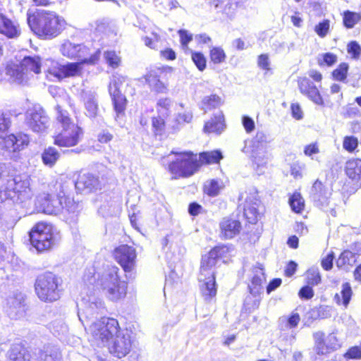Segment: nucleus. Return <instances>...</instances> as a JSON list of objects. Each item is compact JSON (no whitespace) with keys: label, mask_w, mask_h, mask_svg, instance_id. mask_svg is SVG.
<instances>
[{"label":"nucleus","mask_w":361,"mask_h":361,"mask_svg":"<svg viewBox=\"0 0 361 361\" xmlns=\"http://www.w3.org/2000/svg\"><path fill=\"white\" fill-rule=\"evenodd\" d=\"M90 49L83 44H73L69 43L63 47V56L71 59H78V62H71L66 64H60L54 62L46 71L47 78H56L59 81L67 78H74L82 75V65H95L98 63L101 51L96 50L90 54Z\"/></svg>","instance_id":"obj_1"},{"label":"nucleus","mask_w":361,"mask_h":361,"mask_svg":"<svg viewBox=\"0 0 361 361\" xmlns=\"http://www.w3.org/2000/svg\"><path fill=\"white\" fill-rule=\"evenodd\" d=\"M0 180L4 188L5 197L13 202H23L30 200L34 195L30 176L26 173L18 174L10 165L0 164Z\"/></svg>","instance_id":"obj_2"},{"label":"nucleus","mask_w":361,"mask_h":361,"mask_svg":"<svg viewBox=\"0 0 361 361\" xmlns=\"http://www.w3.org/2000/svg\"><path fill=\"white\" fill-rule=\"evenodd\" d=\"M27 23L32 32L41 39H51L66 29V22L55 12L37 10L28 15Z\"/></svg>","instance_id":"obj_3"},{"label":"nucleus","mask_w":361,"mask_h":361,"mask_svg":"<svg viewBox=\"0 0 361 361\" xmlns=\"http://www.w3.org/2000/svg\"><path fill=\"white\" fill-rule=\"evenodd\" d=\"M228 251V249L225 245L216 246L208 254L202 256L199 281L202 283L200 289L202 296L207 301L210 300L216 294L214 272L212 268Z\"/></svg>","instance_id":"obj_4"},{"label":"nucleus","mask_w":361,"mask_h":361,"mask_svg":"<svg viewBox=\"0 0 361 361\" xmlns=\"http://www.w3.org/2000/svg\"><path fill=\"white\" fill-rule=\"evenodd\" d=\"M56 121L60 130L53 137L54 144L63 147L75 146L82 135V128L73 122L68 114L63 111H59Z\"/></svg>","instance_id":"obj_5"},{"label":"nucleus","mask_w":361,"mask_h":361,"mask_svg":"<svg viewBox=\"0 0 361 361\" xmlns=\"http://www.w3.org/2000/svg\"><path fill=\"white\" fill-rule=\"evenodd\" d=\"M119 269L112 266L103 273L99 279V284L106 297L112 301H118L123 298L127 292V283L120 280Z\"/></svg>","instance_id":"obj_6"},{"label":"nucleus","mask_w":361,"mask_h":361,"mask_svg":"<svg viewBox=\"0 0 361 361\" xmlns=\"http://www.w3.org/2000/svg\"><path fill=\"white\" fill-rule=\"evenodd\" d=\"M62 280L51 272H46L37 276L35 288L38 298L44 302H54L61 297Z\"/></svg>","instance_id":"obj_7"},{"label":"nucleus","mask_w":361,"mask_h":361,"mask_svg":"<svg viewBox=\"0 0 361 361\" xmlns=\"http://www.w3.org/2000/svg\"><path fill=\"white\" fill-rule=\"evenodd\" d=\"M89 331L98 346H105L121 329L117 319L103 317L90 324Z\"/></svg>","instance_id":"obj_8"},{"label":"nucleus","mask_w":361,"mask_h":361,"mask_svg":"<svg viewBox=\"0 0 361 361\" xmlns=\"http://www.w3.org/2000/svg\"><path fill=\"white\" fill-rule=\"evenodd\" d=\"M30 244L37 252L51 249L57 242V233L51 225L39 222L35 224L29 233Z\"/></svg>","instance_id":"obj_9"},{"label":"nucleus","mask_w":361,"mask_h":361,"mask_svg":"<svg viewBox=\"0 0 361 361\" xmlns=\"http://www.w3.org/2000/svg\"><path fill=\"white\" fill-rule=\"evenodd\" d=\"M173 68L169 66H163L150 68L142 79L148 85L150 90L155 94H164L169 90L168 80Z\"/></svg>","instance_id":"obj_10"},{"label":"nucleus","mask_w":361,"mask_h":361,"mask_svg":"<svg viewBox=\"0 0 361 361\" xmlns=\"http://www.w3.org/2000/svg\"><path fill=\"white\" fill-rule=\"evenodd\" d=\"M78 306V315L85 329L94 322V319L99 314H103L105 310L104 302L96 298H90L88 301L84 299Z\"/></svg>","instance_id":"obj_11"},{"label":"nucleus","mask_w":361,"mask_h":361,"mask_svg":"<svg viewBox=\"0 0 361 361\" xmlns=\"http://www.w3.org/2000/svg\"><path fill=\"white\" fill-rule=\"evenodd\" d=\"M220 159H176L169 166L173 178L192 175L202 164L219 163Z\"/></svg>","instance_id":"obj_12"},{"label":"nucleus","mask_w":361,"mask_h":361,"mask_svg":"<svg viewBox=\"0 0 361 361\" xmlns=\"http://www.w3.org/2000/svg\"><path fill=\"white\" fill-rule=\"evenodd\" d=\"M110 353L121 358L128 355L131 350L132 340L130 334L127 329H120L107 343Z\"/></svg>","instance_id":"obj_13"},{"label":"nucleus","mask_w":361,"mask_h":361,"mask_svg":"<svg viewBox=\"0 0 361 361\" xmlns=\"http://www.w3.org/2000/svg\"><path fill=\"white\" fill-rule=\"evenodd\" d=\"M42 62L39 56H25L14 70L15 76L19 80L28 79L34 74L41 73Z\"/></svg>","instance_id":"obj_14"},{"label":"nucleus","mask_w":361,"mask_h":361,"mask_svg":"<svg viewBox=\"0 0 361 361\" xmlns=\"http://www.w3.org/2000/svg\"><path fill=\"white\" fill-rule=\"evenodd\" d=\"M297 83L300 92L319 106H324V99L316 85L306 76L299 77Z\"/></svg>","instance_id":"obj_15"},{"label":"nucleus","mask_w":361,"mask_h":361,"mask_svg":"<svg viewBox=\"0 0 361 361\" xmlns=\"http://www.w3.org/2000/svg\"><path fill=\"white\" fill-rule=\"evenodd\" d=\"M114 257L125 272H130L135 264V250L127 245H120L114 250Z\"/></svg>","instance_id":"obj_16"},{"label":"nucleus","mask_w":361,"mask_h":361,"mask_svg":"<svg viewBox=\"0 0 361 361\" xmlns=\"http://www.w3.org/2000/svg\"><path fill=\"white\" fill-rule=\"evenodd\" d=\"M30 137L23 132L11 133L3 138L2 148L6 151L19 152L25 149L30 144Z\"/></svg>","instance_id":"obj_17"},{"label":"nucleus","mask_w":361,"mask_h":361,"mask_svg":"<svg viewBox=\"0 0 361 361\" xmlns=\"http://www.w3.org/2000/svg\"><path fill=\"white\" fill-rule=\"evenodd\" d=\"M6 312L13 319L23 317L25 314L26 307L25 295L21 293H13L6 299Z\"/></svg>","instance_id":"obj_18"},{"label":"nucleus","mask_w":361,"mask_h":361,"mask_svg":"<svg viewBox=\"0 0 361 361\" xmlns=\"http://www.w3.org/2000/svg\"><path fill=\"white\" fill-rule=\"evenodd\" d=\"M73 184L78 191L90 192L101 190L104 183L98 176L87 172L80 173Z\"/></svg>","instance_id":"obj_19"},{"label":"nucleus","mask_w":361,"mask_h":361,"mask_svg":"<svg viewBox=\"0 0 361 361\" xmlns=\"http://www.w3.org/2000/svg\"><path fill=\"white\" fill-rule=\"evenodd\" d=\"M248 194L243 206V214L249 223L255 224L259 216L258 207L260 201L257 198L255 189H251Z\"/></svg>","instance_id":"obj_20"},{"label":"nucleus","mask_w":361,"mask_h":361,"mask_svg":"<svg viewBox=\"0 0 361 361\" xmlns=\"http://www.w3.org/2000/svg\"><path fill=\"white\" fill-rule=\"evenodd\" d=\"M37 204L39 209L47 214L56 215L63 208L62 199L56 198L49 193L38 197Z\"/></svg>","instance_id":"obj_21"},{"label":"nucleus","mask_w":361,"mask_h":361,"mask_svg":"<svg viewBox=\"0 0 361 361\" xmlns=\"http://www.w3.org/2000/svg\"><path fill=\"white\" fill-rule=\"evenodd\" d=\"M310 198L314 202V204L322 209H325L329 204V198L331 192L324 188L322 182L317 180L310 190Z\"/></svg>","instance_id":"obj_22"},{"label":"nucleus","mask_w":361,"mask_h":361,"mask_svg":"<svg viewBox=\"0 0 361 361\" xmlns=\"http://www.w3.org/2000/svg\"><path fill=\"white\" fill-rule=\"evenodd\" d=\"M25 122L33 131L42 133L48 128L49 117L44 111L35 110L26 116Z\"/></svg>","instance_id":"obj_23"},{"label":"nucleus","mask_w":361,"mask_h":361,"mask_svg":"<svg viewBox=\"0 0 361 361\" xmlns=\"http://www.w3.org/2000/svg\"><path fill=\"white\" fill-rule=\"evenodd\" d=\"M252 277L251 284L249 285L250 293L255 296H259L264 290L263 284L266 281L262 265L258 264L252 269Z\"/></svg>","instance_id":"obj_24"},{"label":"nucleus","mask_w":361,"mask_h":361,"mask_svg":"<svg viewBox=\"0 0 361 361\" xmlns=\"http://www.w3.org/2000/svg\"><path fill=\"white\" fill-rule=\"evenodd\" d=\"M225 117L222 111L214 115L203 126V131L207 134L221 135L226 129Z\"/></svg>","instance_id":"obj_25"},{"label":"nucleus","mask_w":361,"mask_h":361,"mask_svg":"<svg viewBox=\"0 0 361 361\" xmlns=\"http://www.w3.org/2000/svg\"><path fill=\"white\" fill-rule=\"evenodd\" d=\"M221 235L225 238H232L241 230L240 222L233 218L226 217L220 223Z\"/></svg>","instance_id":"obj_26"},{"label":"nucleus","mask_w":361,"mask_h":361,"mask_svg":"<svg viewBox=\"0 0 361 361\" xmlns=\"http://www.w3.org/2000/svg\"><path fill=\"white\" fill-rule=\"evenodd\" d=\"M347 176L355 182L354 191L361 186V159H348L345 163Z\"/></svg>","instance_id":"obj_27"},{"label":"nucleus","mask_w":361,"mask_h":361,"mask_svg":"<svg viewBox=\"0 0 361 361\" xmlns=\"http://www.w3.org/2000/svg\"><path fill=\"white\" fill-rule=\"evenodd\" d=\"M0 34L8 38H16L20 35V30L11 19L0 13Z\"/></svg>","instance_id":"obj_28"},{"label":"nucleus","mask_w":361,"mask_h":361,"mask_svg":"<svg viewBox=\"0 0 361 361\" xmlns=\"http://www.w3.org/2000/svg\"><path fill=\"white\" fill-rule=\"evenodd\" d=\"M73 184V181L67 177H60L49 185V194L52 196H56V198L63 199V196L66 195L68 187Z\"/></svg>","instance_id":"obj_29"},{"label":"nucleus","mask_w":361,"mask_h":361,"mask_svg":"<svg viewBox=\"0 0 361 361\" xmlns=\"http://www.w3.org/2000/svg\"><path fill=\"white\" fill-rule=\"evenodd\" d=\"M314 339V350L319 355H324L335 350V347L331 344L327 345L324 341V334L318 331L313 335Z\"/></svg>","instance_id":"obj_30"},{"label":"nucleus","mask_w":361,"mask_h":361,"mask_svg":"<svg viewBox=\"0 0 361 361\" xmlns=\"http://www.w3.org/2000/svg\"><path fill=\"white\" fill-rule=\"evenodd\" d=\"M8 357L10 361H29L30 355L22 344L15 343L8 351Z\"/></svg>","instance_id":"obj_31"},{"label":"nucleus","mask_w":361,"mask_h":361,"mask_svg":"<svg viewBox=\"0 0 361 361\" xmlns=\"http://www.w3.org/2000/svg\"><path fill=\"white\" fill-rule=\"evenodd\" d=\"M40 361H61L59 348L54 345L44 347L39 355Z\"/></svg>","instance_id":"obj_32"},{"label":"nucleus","mask_w":361,"mask_h":361,"mask_svg":"<svg viewBox=\"0 0 361 361\" xmlns=\"http://www.w3.org/2000/svg\"><path fill=\"white\" fill-rule=\"evenodd\" d=\"M114 105V109L116 114H120L124 113L126 105L127 99L121 92H109Z\"/></svg>","instance_id":"obj_33"},{"label":"nucleus","mask_w":361,"mask_h":361,"mask_svg":"<svg viewBox=\"0 0 361 361\" xmlns=\"http://www.w3.org/2000/svg\"><path fill=\"white\" fill-rule=\"evenodd\" d=\"M222 104V99L216 94H212L209 96H206L202 100V106L204 111L216 109L219 107Z\"/></svg>","instance_id":"obj_34"},{"label":"nucleus","mask_w":361,"mask_h":361,"mask_svg":"<svg viewBox=\"0 0 361 361\" xmlns=\"http://www.w3.org/2000/svg\"><path fill=\"white\" fill-rule=\"evenodd\" d=\"M300 320V317L298 313H293L290 317L283 316L279 319L280 329L286 331L295 328L298 326Z\"/></svg>","instance_id":"obj_35"},{"label":"nucleus","mask_w":361,"mask_h":361,"mask_svg":"<svg viewBox=\"0 0 361 361\" xmlns=\"http://www.w3.org/2000/svg\"><path fill=\"white\" fill-rule=\"evenodd\" d=\"M172 102L169 97H164L159 99L156 104V110L158 116H163L164 118L168 117L171 112Z\"/></svg>","instance_id":"obj_36"},{"label":"nucleus","mask_w":361,"mask_h":361,"mask_svg":"<svg viewBox=\"0 0 361 361\" xmlns=\"http://www.w3.org/2000/svg\"><path fill=\"white\" fill-rule=\"evenodd\" d=\"M224 185L221 180L212 179L204 183V192L211 197H215L219 195Z\"/></svg>","instance_id":"obj_37"},{"label":"nucleus","mask_w":361,"mask_h":361,"mask_svg":"<svg viewBox=\"0 0 361 361\" xmlns=\"http://www.w3.org/2000/svg\"><path fill=\"white\" fill-rule=\"evenodd\" d=\"M352 295V290L348 283H345L342 285V290L341 295L336 294L334 299L338 304L341 302L346 307L350 302Z\"/></svg>","instance_id":"obj_38"},{"label":"nucleus","mask_w":361,"mask_h":361,"mask_svg":"<svg viewBox=\"0 0 361 361\" xmlns=\"http://www.w3.org/2000/svg\"><path fill=\"white\" fill-rule=\"evenodd\" d=\"M210 62L214 64H221L225 62L226 54L221 47H213L209 49V53Z\"/></svg>","instance_id":"obj_39"},{"label":"nucleus","mask_w":361,"mask_h":361,"mask_svg":"<svg viewBox=\"0 0 361 361\" xmlns=\"http://www.w3.org/2000/svg\"><path fill=\"white\" fill-rule=\"evenodd\" d=\"M361 20L359 13L345 11L343 13V23L346 28H353Z\"/></svg>","instance_id":"obj_40"},{"label":"nucleus","mask_w":361,"mask_h":361,"mask_svg":"<svg viewBox=\"0 0 361 361\" xmlns=\"http://www.w3.org/2000/svg\"><path fill=\"white\" fill-rule=\"evenodd\" d=\"M87 115L90 118H96L99 115V105L94 97H89L85 102Z\"/></svg>","instance_id":"obj_41"},{"label":"nucleus","mask_w":361,"mask_h":361,"mask_svg":"<svg viewBox=\"0 0 361 361\" xmlns=\"http://www.w3.org/2000/svg\"><path fill=\"white\" fill-rule=\"evenodd\" d=\"M164 117L161 116L152 118V128L154 135H162L165 132L166 121Z\"/></svg>","instance_id":"obj_42"},{"label":"nucleus","mask_w":361,"mask_h":361,"mask_svg":"<svg viewBox=\"0 0 361 361\" xmlns=\"http://www.w3.org/2000/svg\"><path fill=\"white\" fill-rule=\"evenodd\" d=\"M98 211L103 216H113L120 212V207L117 202L113 201L101 205Z\"/></svg>","instance_id":"obj_43"},{"label":"nucleus","mask_w":361,"mask_h":361,"mask_svg":"<svg viewBox=\"0 0 361 361\" xmlns=\"http://www.w3.org/2000/svg\"><path fill=\"white\" fill-rule=\"evenodd\" d=\"M62 202V210H65L70 214H77L80 209L79 202H76L73 198L66 196V195L63 196Z\"/></svg>","instance_id":"obj_44"},{"label":"nucleus","mask_w":361,"mask_h":361,"mask_svg":"<svg viewBox=\"0 0 361 361\" xmlns=\"http://www.w3.org/2000/svg\"><path fill=\"white\" fill-rule=\"evenodd\" d=\"M355 255L350 250L343 251L336 260V266L338 268H343L346 265H352L355 262Z\"/></svg>","instance_id":"obj_45"},{"label":"nucleus","mask_w":361,"mask_h":361,"mask_svg":"<svg viewBox=\"0 0 361 361\" xmlns=\"http://www.w3.org/2000/svg\"><path fill=\"white\" fill-rule=\"evenodd\" d=\"M192 61L195 65L198 71L202 72L207 68V59L205 56L200 51L191 52Z\"/></svg>","instance_id":"obj_46"},{"label":"nucleus","mask_w":361,"mask_h":361,"mask_svg":"<svg viewBox=\"0 0 361 361\" xmlns=\"http://www.w3.org/2000/svg\"><path fill=\"white\" fill-rule=\"evenodd\" d=\"M290 206L295 213H300L305 207V202L300 193H294L289 199Z\"/></svg>","instance_id":"obj_47"},{"label":"nucleus","mask_w":361,"mask_h":361,"mask_svg":"<svg viewBox=\"0 0 361 361\" xmlns=\"http://www.w3.org/2000/svg\"><path fill=\"white\" fill-rule=\"evenodd\" d=\"M348 65L346 63H341L332 73V77L335 80L344 81L348 75Z\"/></svg>","instance_id":"obj_48"},{"label":"nucleus","mask_w":361,"mask_h":361,"mask_svg":"<svg viewBox=\"0 0 361 361\" xmlns=\"http://www.w3.org/2000/svg\"><path fill=\"white\" fill-rule=\"evenodd\" d=\"M306 280L308 285L317 286L321 282V276L318 268L312 267L307 271Z\"/></svg>","instance_id":"obj_49"},{"label":"nucleus","mask_w":361,"mask_h":361,"mask_svg":"<svg viewBox=\"0 0 361 361\" xmlns=\"http://www.w3.org/2000/svg\"><path fill=\"white\" fill-rule=\"evenodd\" d=\"M314 30L319 37H325L330 30V20L324 19L314 26Z\"/></svg>","instance_id":"obj_50"},{"label":"nucleus","mask_w":361,"mask_h":361,"mask_svg":"<svg viewBox=\"0 0 361 361\" xmlns=\"http://www.w3.org/2000/svg\"><path fill=\"white\" fill-rule=\"evenodd\" d=\"M260 303L259 296H255L250 293L244 300V307L246 310L252 312L258 308Z\"/></svg>","instance_id":"obj_51"},{"label":"nucleus","mask_w":361,"mask_h":361,"mask_svg":"<svg viewBox=\"0 0 361 361\" xmlns=\"http://www.w3.org/2000/svg\"><path fill=\"white\" fill-rule=\"evenodd\" d=\"M114 139V133L109 129H103L97 135V140L100 145L109 144Z\"/></svg>","instance_id":"obj_52"},{"label":"nucleus","mask_w":361,"mask_h":361,"mask_svg":"<svg viewBox=\"0 0 361 361\" xmlns=\"http://www.w3.org/2000/svg\"><path fill=\"white\" fill-rule=\"evenodd\" d=\"M126 81V77L121 75H114L109 85V92H121L120 88Z\"/></svg>","instance_id":"obj_53"},{"label":"nucleus","mask_w":361,"mask_h":361,"mask_svg":"<svg viewBox=\"0 0 361 361\" xmlns=\"http://www.w3.org/2000/svg\"><path fill=\"white\" fill-rule=\"evenodd\" d=\"M358 145V140L354 136H345L343 137V147L349 152H353Z\"/></svg>","instance_id":"obj_54"},{"label":"nucleus","mask_w":361,"mask_h":361,"mask_svg":"<svg viewBox=\"0 0 361 361\" xmlns=\"http://www.w3.org/2000/svg\"><path fill=\"white\" fill-rule=\"evenodd\" d=\"M348 53L351 56V58L357 59L361 54V47L355 41H351L347 46Z\"/></svg>","instance_id":"obj_55"},{"label":"nucleus","mask_w":361,"mask_h":361,"mask_svg":"<svg viewBox=\"0 0 361 361\" xmlns=\"http://www.w3.org/2000/svg\"><path fill=\"white\" fill-rule=\"evenodd\" d=\"M105 59L108 65L112 68H117L121 62L119 56L112 51H108L104 54Z\"/></svg>","instance_id":"obj_56"},{"label":"nucleus","mask_w":361,"mask_h":361,"mask_svg":"<svg viewBox=\"0 0 361 361\" xmlns=\"http://www.w3.org/2000/svg\"><path fill=\"white\" fill-rule=\"evenodd\" d=\"M180 37V42L183 48H188V44L192 40L193 37L187 30L180 29L178 30Z\"/></svg>","instance_id":"obj_57"},{"label":"nucleus","mask_w":361,"mask_h":361,"mask_svg":"<svg viewBox=\"0 0 361 361\" xmlns=\"http://www.w3.org/2000/svg\"><path fill=\"white\" fill-rule=\"evenodd\" d=\"M337 61V56L333 53L327 52L322 54V61L318 62L320 66L326 65L327 66H331Z\"/></svg>","instance_id":"obj_58"},{"label":"nucleus","mask_w":361,"mask_h":361,"mask_svg":"<svg viewBox=\"0 0 361 361\" xmlns=\"http://www.w3.org/2000/svg\"><path fill=\"white\" fill-rule=\"evenodd\" d=\"M344 357L346 359L360 360L361 359V347L353 346L348 349V350L344 354Z\"/></svg>","instance_id":"obj_59"},{"label":"nucleus","mask_w":361,"mask_h":361,"mask_svg":"<svg viewBox=\"0 0 361 361\" xmlns=\"http://www.w3.org/2000/svg\"><path fill=\"white\" fill-rule=\"evenodd\" d=\"M258 66L266 71L271 70L269 56L267 54H260L257 59Z\"/></svg>","instance_id":"obj_60"},{"label":"nucleus","mask_w":361,"mask_h":361,"mask_svg":"<svg viewBox=\"0 0 361 361\" xmlns=\"http://www.w3.org/2000/svg\"><path fill=\"white\" fill-rule=\"evenodd\" d=\"M153 38H150L149 37H144L142 40L145 42V44L150 49H154L156 46L154 44L155 42H157L160 40V36L157 32L152 33Z\"/></svg>","instance_id":"obj_61"},{"label":"nucleus","mask_w":361,"mask_h":361,"mask_svg":"<svg viewBox=\"0 0 361 361\" xmlns=\"http://www.w3.org/2000/svg\"><path fill=\"white\" fill-rule=\"evenodd\" d=\"M319 152V148L317 142H314L306 145L304 148V154L305 156L311 157L317 154Z\"/></svg>","instance_id":"obj_62"},{"label":"nucleus","mask_w":361,"mask_h":361,"mask_svg":"<svg viewBox=\"0 0 361 361\" xmlns=\"http://www.w3.org/2000/svg\"><path fill=\"white\" fill-rule=\"evenodd\" d=\"M264 161V159H254L252 161V167L258 175H261L264 173L266 163Z\"/></svg>","instance_id":"obj_63"},{"label":"nucleus","mask_w":361,"mask_h":361,"mask_svg":"<svg viewBox=\"0 0 361 361\" xmlns=\"http://www.w3.org/2000/svg\"><path fill=\"white\" fill-rule=\"evenodd\" d=\"M310 285L302 287L299 291V296L301 298L309 300L314 296V290Z\"/></svg>","instance_id":"obj_64"}]
</instances>
